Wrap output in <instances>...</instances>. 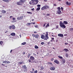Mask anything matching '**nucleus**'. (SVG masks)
I'll list each match as a JSON object with an SVG mask.
<instances>
[{
    "label": "nucleus",
    "mask_w": 73,
    "mask_h": 73,
    "mask_svg": "<svg viewBox=\"0 0 73 73\" xmlns=\"http://www.w3.org/2000/svg\"><path fill=\"white\" fill-rule=\"evenodd\" d=\"M46 34L45 35H42L41 36V38L42 39H44V40H47L49 39V37H48V33L46 32Z\"/></svg>",
    "instance_id": "nucleus-1"
},
{
    "label": "nucleus",
    "mask_w": 73,
    "mask_h": 73,
    "mask_svg": "<svg viewBox=\"0 0 73 73\" xmlns=\"http://www.w3.org/2000/svg\"><path fill=\"white\" fill-rule=\"evenodd\" d=\"M60 26L61 27V28H62L63 29L65 28L66 27L65 26L64 24H63L62 22V21H60Z\"/></svg>",
    "instance_id": "nucleus-2"
},
{
    "label": "nucleus",
    "mask_w": 73,
    "mask_h": 73,
    "mask_svg": "<svg viewBox=\"0 0 73 73\" xmlns=\"http://www.w3.org/2000/svg\"><path fill=\"white\" fill-rule=\"evenodd\" d=\"M49 8V6L47 5L44 6L41 8V10H44V9H46Z\"/></svg>",
    "instance_id": "nucleus-3"
},
{
    "label": "nucleus",
    "mask_w": 73,
    "mask_h": 73,
    "mask_svg": "<svg viewBox=\"0 0 73 73\" xmlns=\"http://www.w3.org/2000/svg\"><path fill=\"white\" fill-rule=\"evenodd\" d=\"M50 69L51 70H55V67L54 66L51 67L50 68Z\"/></svg>",
    "instance_id": "nucleus-4"
},
{
    "label": "nucleus",
    "mask_w": 73,
    "mask_h": 73,
    "mask_svg": "<svg viewBox=\"0 0 73 73\" xmlns=\"http://www.w3.org/2000/svg\"><path fill=\"white\" fill-rule=\"evenodd\" d=\"M2 62L3 63H5V64H9L10 62L8 61H3Z\"/></svg>",
    "instance_id": "nucleus-5"
},
{
    "label": "nucleus",
    "mask_w": 73,
    "mask_h": 73,
    "mask_svg": "<svg viewBox=\"0 0 73 73\" xmlns=\"http://www.w3.org/2000/svg\"><path fill=\"white\" fill-rule=\"evenodd\" d=\"M30 59L32 61H33L35 59V58L33 56H31L30 57Z\"/></svg>",
    "instance_id": "nucleus-6"
},
{
    "label": "nucleus",
    "mask_w": 73,
    "mask_h": 73,
    "mask_svg": "<svg viewBox=\"0 0 73 73\" xmlns=\"http://www.w3.org/2000/svg\"><path fill=\"white\" fill-rule=\"evenodd\" d=\"M58 36L59 37H64V35H63V34H58Z\"/></svg>",
    "instance_id": "nucleus-7"
},
{
    "label": "nucleus",
    "mask_w": 73,
    "mask_h": 73,
    "mask_svg": "<svg viewBox=\"0 0 73 73\" xmlns=\"http://www.w3.org/2000/svg\"><path fill=\"white\" fill-rule=\"evenodd\" d=\"M57 13L59 15H60L61 13V11L60 10H58L57 11Z\"/></svg>",
    "instance_id": "nucleus-8"
},
{
    "label": "nucleus",
    "mask_w": 73,
    "mask_h": 73,
    "mask_svg": "<svg viewBox=\"0 0 73 73\" xmlns=\"http://www.w3.org/2000/svg\"><path fill=\"white\" fill-rule=\"evenodd\" d=\"M31 1L34 5H35V0H31Z\"/></svg>",
    "instance_id": "nucleus-9"
},
{
    "label": "nucleus",
    "mask_w": 73,
    "mask_h": 73,
    "mask_svg": "<svg viewBox=\"0 0 73 73\" xmlns=\"http://www.w3.org/2000/svg\"><path fill=\"white\" fill-rule=\"evenodd\" d=\"M26 1H27V0H20V2L22 3H25Z\"/></svg>",
    "instance_id": "nucleus-10"
},
{
    "label": "nucleus",
    "mask_w": 73,
    "mask_h": 73,
    "mask_svg": "<svg viewBox=\"0 0 73 73\" xmlns=\"http://www.w3.org/2000/svg\"><path fill=\"white\" fill-rule=\"evenodd\" d=\"M38 3V0H35V5H36Z\"/></svg>",
    "instance_id": "nucleus-11"
},
{
    "label": "nucleus",
    "mask_w": 73,
    "mask_h": 73,
    "mask_svg": "<svg viewBox=\"0 0 73 73\" xmlns=\"http://www.w3.org/2000/svg\"><path fill=\"white\" fill-rule=\"evenodd\" d=\"M15 20H16V18H15V17H13V23H15V22H16V21Z\"/></svg>",
    "instance_id": "nucleus-12"
},
{
    "label": "nucleus",
    "mask_w": 73,
    "mask_h": 73,
    "mask_svg": "<svg viewBox=\"0 0 73 73\" xmlns=\"http://www.w3.org/2000/svg\"><path fill=\"white\" fill-rule=\"evenodd\" d=\"M63 23L65 25L68 24V21H64Z\"/></svg>",
    "instance_id": "nucleus-13"
},
{
    "label": "nucleus",
    "mask_w": 73,
    "mask_h": 73,
    "mask_svg": "<svg viewBox=\"0 0 73 73\" xmlns=\"http://www.w3.org/2000/svg\"><path fill=\"white\" fill-rule=\"evenodd\" d=\"M11 35L12 36H14L15 35V33H12L11 34Z\"/></svg>",
    "instance_id": "nucleus-14"
},
{
    "label": "nucleus",
    "mask_w": 73,
    "mask_h": 73,
    "mask_svg": "<svg viewBox=\"0 0 73 73\" xmlns=\"http://www.w3.org/2000/svg\"><path fill=\"white\" fill-rule=\"evenodd\" d=\"M35 38H38V35L37 34L35 36Z\"/></svg>",
    "instance_id": "nucleus-15"
},
{
    "label": "nucleus",
    "mask_w": 73,
    "mask_h": 73,
    "mask_svg": "<svg viewBox=\"0 0 73 73\" xmlns=\"http://www.w3.org/2000/svg\"><path fill=\"white\" fill-rule=\"evenodd\" d=\"M54 62H55V63H56V64H58L59 63V62L57 60H55L54 61Z\"/></svg>",
    "instance_id": "nucleus-16"
},
{
    "label": "nucleus",
    "mask_w": 73,
    "mask_h": 73,
    "mask_svg": "<svg viewBox=\"0 0 73 73\" xmlns=\"http://www.w3.org/2000/svg\"><path fill=\"white\" fill-rule=\"evenodd\" d=\"M58 58H60V59H62V58H63L62 57L60 56H58Z\"/></svg>",
    "instance_id": "nucleus-17"
},
{
    "label": "nucleus",
    "mask_w": 73,
    "mask_h": 73,
    "mask_svg": "<svg viewBox=\"0 0 73 73\" xmlns=\"http://www.w3.org/2000/svg\"><path fill=\"white\" fill-rule=\"evenodd\" d=\"M12 29H15V26L14 25H12Z\"/></svg>",
    "instance_id": "nucleus-18"
},
{
    "label": "nucleus",
    "mask_w": 73,
    "mask_h": 73,
    "mask_svg": "<svg viewBox=\"0 0 73 73\" xmlns=\"http://www.w3.org/2000/svg\"><path fill=\"white\" fill-rule=\"evenodd\" d=\"M20 2H17V5H21V3H20Z\"/></svg>",
    "instance_id": "nucleus-19"
},
{
    "label": "nucleus",
    "mask_w": 73,
    "mask_h": 73,
    "mask_svg": "<svg viewBox=\"0 0 73 73\" xmlns=\"http://www.w3.org/2000/svg\"><path fill=\"white\" fill-rule=\"evenodd\" d=\"M1 12L3 13H6V11L4 10H2L1 11Z\"/></svg>",
    "instance_id": "nucleus-20"
},
{
    "label": "nucleus",
    "mask_w": 73,
    "mask_h": 73,
    "mask_svg": "<svg viewBox=\"0 0 73 73\" xmlns=\"http://www.w3.org/2000/svg\"><path fill=\"white\" fill-rule=\"evenodd\" d=\"M44 69V68H43V67L42 66H41L40 67V70H43V69Z\"/></svg>",
    "instance_id": "nucleus-21"
},
{
    "label": "nucleus",
    "mask_w": 73,
    "mask_h": 73,
    "mask_svg": "<svg viewBox=\"0 0 73 73\" xmlns=\"http://www.w3.org/2000/svg\"><path fill=\"white\" fill-rule=\"evenodd\" d=\"M65 56L66 57H68L69 56V55H68V54L66 53L65 54Z\"/></svg>",
    "instance_id": "nucleus-22"
},
{
    "label": "nucleus",
    "mask_w": 73,
    "mask_h": 73,
    "mask_svg": "<svg viewBox=\"0 0 73 73\" xmlns=\"http://www.w3.org/2000/svg\"><path fill=\"white\" fill-rule=\"evenodd\" d=\"M23 63V62H19L18 63V65H21V64H22Z\"/></svg>",
    "instance_id": "nucleus-23"
},
{
    "label": "nucleus",
    "mask_w": 73,
    "mask_h": 73,
    "mask_svg": "<svg viewBox=\"0 0 73 73\" xmlns=\"http://www.w3.org/2000/svg\"><path fill=\"white\" fill-rule=\"evenodd\" d=\"M4 1H5V2H7V3H9V1L8 0H3Z\"/></svg>",
    "instance_id": "nucleus-24"
},
{
    "label": "nucleus",
    "mask_w": 73,
    "mask_h": 73,
    "mask_svg": "<svg viewBox=\"0 0 73 73\" xmlns=\"http://www.w3.org/2000/svg\"><path fill=\"white\" fill-rule=\"evenodd\" d=\"M35 49H38V47L37 46L35 45Z\"/></svg>",
    "instance_id": "nucleus-25"
},
{
    "label": "nucleus",
    "mask_w": 73,
    "mask_h": 73,
    "mask_svg": "<svg viewBox=\"0 0 73 73\" xmlns=\"http://www.w3.org/2000/svg\"><path fill=\"white\" fill-rule=\"evenodd\" d=\"M40 7H38L36 10V11H39L40 10Z\"/></svg>",
    "instance_id": "nucleus-26"
},
{
    "label": "nucleus",
    "mask_w": 73,
    "mask_h": 73,
    "mask_svg": "<svg viewBox=\"0 0 73 73\" xmlns=\"http://www.w3.org/2000/svg\"><path fill=\"white\" fill-rule=\"evenodd\" d=\"M23 17H24L23 16H22L20 17V20H22L23 19Z\"/></svg>",
    "instance_id": "nucleus-27"
},
{
    "label": "nucleus",
    "mask_w": 73,
    "mask_h": 73,
    "mask_svg": "<svg viewBox=\"0 0 73 73\" xmlns=\"http://www.w3.org/2000/svg\"><path fill=\"white\" fill-rule=\"evenodd\" d=\"M25 44H26V42H24L21 43V45H25Z\"/></svg>",
    "instance_id": "nucleus-28"
},
{
    "label": "nucleus",
    "mask_w": 73,
    "mask_h": 73,
    "mask_svg": "<svg viewBox=\"0 0 73 73\" xmlns=\"http://www.w3.org/2000/svg\"><path fill=\"white\" fill-rule=\"evenodd\" d=\"M62 62L64 64V63H65V59H63L62 60Z\"/></svg>",
    "instance_id": "nucleus-29"
},
{
    "label": "nucleus",
    "mask_w": 73,
    "mask_h": 73,
    "mask_svg": "<svg viewBox=\"0 0 73 73\" xmlns=\"http://www.w3.org/2000/svg\"><path fill=\"white\" fill-rule=\"evenodd\" d=\"M49 27V23H48L47 25L46 26V28L47 27Z\"/></svg>",
    "instance_id": "nucleus-30"
},
{
    "label": "nucleus",
    "mask_w": 73,
    "mask_h": 73,
    "mask_svg": "<svg viewBox=\"0 0 73 73\" xmlns=\"http://www.w3.org/2000/svg\"><path fill=\"white\" fill-rule=\"evenodd\" d=\"M0 44L1 45H2L3 44V42L2 41H1L0 42Z\"/></svg>",
    "instance_id": "nucleus-31"
},
{
    "label": "nucleus",
    "mask_w": 73,
    "mask_h": 73,
    "mask_svg": "<svg viewBox=\"0 0 73 73\" xmlns=\"http://www.w3.org/2000/svg\"><path fill=\"white\" fill-rule=\"evenodd\" d=\"M31 54H28V55L27 56V57L28 58H29V57H30V56H31Z\"/></svg>",
    "instance_id": "nucleus-32"
},
{
    "label": "nucleus",
    "mask_w": 73,
    "mask_h": 73,
    "mask_svg": "<svg viewBox=\"0 0 73 73\" xmlns=\"http://www.w3.org/2000/svg\"><path fill=\"white\" fill-rule=\"evenodd\" d=\"M17 20H20V18L19 17H18L17 18Z\"/></svg>",
    "instance_id": "nucleus-33"
},
{
    "label": "nucleus",
    "mask_w": 73,
    "mask_h": 73,
    "mask_svg": "<svg viewBox=\"0 0 73 73\" xmlns=\"http://www.w3.org/2000/svg\"><path fill=\"white\" fill-rule=\"evenodd\" d=\"M58 25H56V29H58Z\"/></svg>",
    "instance_id": "nucleus-34"
},
{
    "label": "nucleus",
    "mask_w": 73,
    "mask_h": 73,
    "mask_svg": "<svg viewBox=\"0 0 73 73\" xmlns=\"http://www.w3.org/2000/svg\"><path fill=\"white\" fill-rule=\"evenodd\" d=\"M64 50H65V51H68V50L67 49H64Z\"/></svg>",
    "instance_id": "nucleus-35"
},
{
    "label": "nucleus",
    "mask_w": 73,
    "mask_h": 73,
    "mask_svg": "<svg viewBox=\"0 0 73 73\" xmlns=\"http://www.w3.org/2000/svg\"><path fill=\"white\" fill-rule=\"evenodd\" d=\"M57 9H58V10H61V8H60V7H58L57 8Z\"/></svg>",
    "instance_id": "nucleus-36"
},
{
    "label": "nucleus",
    "mask_w": 73,
    "mask_h": 73,
    "mask_svg": "<svg viewBox=\"0 0 73 73\" xmlns=\"http://www.w3.org/2000/svg\"><path fill=\"white\" fill-rule=\"evenodd\" d=\"M27 13H29V14H32V13L31 12H27Z\"/></svg>",
    "instance_id": "nucleus-37"
},
{
    "label": "nucleus",
    "mask_w": 73,
    "mask_h": 73,
    "mask_svg": "<svg viewBox=\"0 0 73 73\" xmlns=\"http://www.w3.org/2000/svg\"><path fill=\"white\" fill-rule=\"evenodd\" d=\"M66 5H69V2H66Z\"/></svg>",
    "instance_id": "nucleus-38"
},
{
    "label": "nucleus",
    "mask_w": 73,
    "mask_h": 73,
    "mask_svg": "<svg viewBox=\"0 0 73 73\" xmlns=\"http://www.w3.org/2000/svg\"><path fill=\"white\" fill-rule=\"evenodd\" d=\"M37 7H41V5H37Z\"/></svg>",
    "instance_id": "nucleus-39"
},
{
    "label": "nucleus",
    "mask_w": 73,
    "mask_h": 73,
    "mask_svg": "<svg viewBox=\"0 0 73 73\" xmlns=\"http://www.w3.org/2000/svg\"><path fill=\"white\" fill-rule=\"evenodd\" d=\"M34 73H37V70H36L35 71Z\"/></svg>",
    "instance_id": "nucleus-40"
},
{
    "label": "nucleus",
    "mask_w": 73,
    "mask_h": 73,
    "mask_svg": "<svg viewBox=\"0 0 73 73\" xmlns=\"http://www.w3.org/2000/svg\"><path fill=\"white\" fill-rule=\"evenodd\" d=\"M51 38L52 39V40H53V41H54V38Z\"/></svg>",
    "instance_id": "nucleus-41"
},
{
    "label": "nucleus",
    "mask_w": 73,
    "mask_h": 73,
    "mask_svg": "<svg viewBox=\"0 0 73 73\" xmlns=\"http://www.w3.org/2000/svg\"><path fill=\"white\" fill-rule=\"evenodd\" d=\"M35 28H38V25H36L35 26Z\"/></svg>",
    "instance_id": "nucleus-42"
},
{
    "label": "nucleus",
    "mask_w": 73,
    "mask_h": 73,
    "mask_svg": "<svg viewBox=\"0 0 73 73\" xmlns=\"http://www.w3.org/2000/svg\"><path fill=\"white\" fill-rule=\"evenodd\" d=\"M9 28L10 29H12V26H9Z\"/></svg>",
    "instance_id": "nucleus-43"
},
{
    "label": "nucleus",
    "mask_w": 73,
    "mask_h": 73,
    "mask_svg": "<svg viewBox=\"0 0 73 73\" xmlns=\"http://www.w3.org/2000/svg\"><path fill=\"white\" fill-rule=\"evenodd\" d=\"M44 42H42L41 43V44H42V45H44Z\"/></svg>",
    "instance_id": "nucleus-44"
},
{
    "label": "nucleus",
    "mask_w": 73,
    "mask_h": 73,
    "mask_svg": "<svg viewBox=\"0 0 73 73\" xmlns=\"http://www.w3.org/2000/svg\"><path fill=\"white\" fill-rule=\"evenodd\" d=\"M46 16H50V14H47L46 15Z\"/></svg>",
    "instance_id": "nucleus-45"
},
{
    "label": "nucleus",
    "mask_w": 73,
    "mask_h": 73,
    "mask_svg": "<svg viewBox=\"0 0 73 73\" xmlns=\"http://www.w3.org/2000/svg\"><path fill=\"white\" fill-rule=\"evenodd\" d=\"M53 60H54V59L53 58H52L51 59V61H53Z\"/></svg>",
    "instance_id": "nucleus-46"
},
{
    "label": "nucleus",
    "mask_w": 73,
    "mask_h": 73,
    "mask_svg": "<svg viewBox=\"0 0 73 73\" xmlns=\"http://www.w3.org/2000/svg\"><path fill=\"white\" fill-rule=\"evenodd\" d=\"M12 17H13V16H10V19H11L12 18Z\"/></svg>",
    "instance_id": "nucleus-47"
},
{
    "label": "nucleus",
    "mask_w": 73,
    "mask_h": 73,
    "mask_svg": "<svg viewBox=\"0 0 73 73\" xmlns=\"http://www.w3.org/2000/svg\"><path fill=\"white\" fill-rule=\"evenodd\" d=\"M61 9L62 11H63V7H61Z\"/></svg>",
    "instance_id": "nucleus-48"
},
{
    "label": "nucleus",
    "mask_w": 73,
    "mask_h": 73,
    "mask_svg": "<svg viewBox=\"0 0 73 73\" xmlns=\"http://www.w3.org/2000/svg\"><path fill=\"white\" fill-rule=\"evenodd\" d=\"M32 35H33V36L34 37H35V34H33Z\"/></svg>",
    "instance_id": "nucleus-49"
},
{
    "label": "nucleus",
    "mask_w": 73,
    "mask_h": 73,
    "mask_svg": "<svg viewBox=\"0 0 73 73\" xmlns=\"http://www.w3.org/2000/svg\"><path fill=\"white\" fill-rule=\"evenodd\" d=\"M56 42H58V40H56Z\"/></svg>",
    "instance_id": "nucleus-50"
},
{
    "label": "nucleus",
    "mask_w": 73,
    "mask_h": 73,
    "mask_svg": "<svg viewBox=\"0 0 73 73\" xmlns=\"http://www.w3.org/2000/svg\"><path fill=\"white\" fill-rule=\"evenodd\" d=\"M29 62H31V60H30V59H29Z\"/></svg>",
    "instance_id": "nucleus-51"
},
{
    "label": "nucleus",
    "mask_w": 73,
    "mask_h": 73,
    "mask_svg": "<svg viewBox=\"0 0 73 73\" xmlns=\"http://www.w3.org/2000/svg\"><path fill=\"white\" fill-rule=\"evenodd\" d=\"M27 24H28V25H31V24L29 23H28Z\"/></svg>",
    "instance_id": "nucleus-52"
},
{
    "label": "nucleus",
    "mask_w": 73,
    "mask_h": 73,
    "mask_svg": "<svg viewBox=\"0 0 73 73\" xmlns=\"http://www.w3.org/2000/svg\"><path fill=\"white\" fill-rule=\"evenodd\" d=\"M56 5H56V4H54V6H56Z\"/></svg>",
    "instance_id": "nucleus-53"
},
{
    "label": "nucleus",
    "mask_w": 73,
    "mask_h": 73,
    "mask_svg": "<svg viewBox=\"0 0 73 73\" xmlns=\"http://www.w3.org/2000/svg\"><path fill=\"white\" fill-rule=\"evenodd\" d=\"M71 5V3H69V5Z\"/></svg>",
    "instance_id": "nucleus-54"
},
{
    "label": "nucleus",
    "mask_w": 73,
    "mask_h": 73,
    "mask_svg": "<svg viewBox=\"0 0 73 73\" xmlns=\"http://www.w3.org/2000/svg\"><path fill=\"white\" fill-rule=\"evenodd\" d=\"M25 54V52H24L23 53V54Z\"/></svg>",
    "instance_id": "nucleus-55"
},
{
    "label": "nucleus",
    "mask_w": 73,
    "mask_h": 73,
    "mask_svg": "<svg viewBox=\"0 0 73 73\" xmlns=\"http://www.w3.org/2000/svg\"><path fill=\"white\" fill-rule=\"evenodd\" d=\"M32 11H34V8H33V9H31Z\"/></svg>",
    "instance_id": "nucleus-56"
},
{
    "label": "nucleus",
    "mask_w": 73,
    "mask_h": 73,
    "mask_svg": "<svg viewBox=\"0 0 73 73\" xmlns=\"http://www.w3.org/2000/svg\"><path fill=\"white\" fill-rule=\"evenodd\" d=\"M33 54V55H34V56H36V54H35V53H34Z\"/></svg>",
    "instance_id": "nucleus-57"
},
{
    "label": "nucleus",
    "mask_w": 73,
    "mask_h": 73,
    "mask_svg": "<svg viewBox=\"0 0 73 73\" xmlns=\"http://www.w3.org/2000/svg\"><path fill=\"white\" fill-rule=\"evenodd\" d=\"M24 68H26V66H25V65L24 66Z\"/></svg>",
    "instance_id": "nucleus-58"
},
{
    "label": "nucleus",
    "mask_w": 73,
    "mask_h": 73,
    "mask_svg": "<svg viewBox=\"0 0 73 73\" xmlns=\"http://www.w3.org/2000/svg\"><path fill=\"white\" fill-rule=\"evenodd\" d=\"M29 3L30 5L32 4V3L31 2H30Z\"/></svg>",
    "instance_id": "nucleus-59"
},
{
    "label": "nucleus",
    "mask_w": 73,
    "mask_h": 73,
    "mask_svg": "<svg viewBox=\"0 0 73 73\" xmlns=\"http://www.w3.org/2000/svg\"><path fill=\"white\" fill-rule=\"evenodd\" d=\"M2 65H3V66H5V65H4L3 64H2Z\"/></svg>",
    "instance_id": "nucleus-60"
},
{
    "label": "nucleus",
    "mask_w": 73,
    "mask_h": 73,
    "mask_svg": "<svg viewBox=\"0 0 73 73\" xmlns=\"http://www.w3.org/2000/svg\"><path fill=\"white\" fill-rule=\"evenodd\" d=\"M68 44V43H65V45H67Z\"/></svg>",
    "instance_id": "nucleus-61"
},
{
    "label": "nucleus",
    "mask_w": 73,
    "mask_h": 73,
    "mask_svg": "<svg viewBox=\"0 0 73 73\" xmlns=\"http://www.w3.org/2000/svg\"><path fill=\"white\" fill-rule=\"evenodd\" d=\"M45 24H44L43 25V27H45Z\"/></svg>",
    "instance_id": "nucleus-62"
},
{
    "label": "nucleus",
    "mask_w": 73,
    "mask_h": 73,
    "mask_svg": "<svg viewBox=\"0 0 73 73\" xmlns=\"http://www.w3.org/2000/svg\"><path fill=\"white\" fill-rule=\"evenodd\" d=\"M35 24V22L33 23V24Z\"/></svg>",
    "instance_id": "nucleus-63"
},
{
    "label": "nucleus",
    "mask_w": 73,
    "mask_h": 73,
    "mask_svg": "<svg viewBox=\"0 0 73 73\" xmlns=\"http://www.w3.org/2000/svg\"><path fill=\"white\" fill-rule=\"evenodd\" d=\"M12 52V50H11L10 51V53H11V52Z\"/></svg>",
    "instance_id": "nucleus-64"
}]
</instances>
